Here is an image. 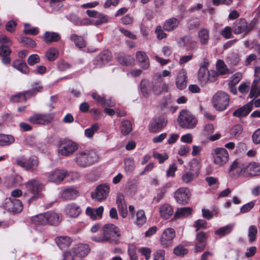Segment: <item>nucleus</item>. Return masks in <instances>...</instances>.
Listing matches in <instances>:
<instances>
[{"label":"nucleus","mask_w":260,"mask_h":260,"mask_svg":"<svg viewBox=\"0 0 260 260\" xmlns=\"http://www.w3.org/2000/svg\"><path fill=\"white\" fill-rule=\"evenodd\" d=\"M99 160V156L93 150H84L78 151L73 159L75 165L79 168H86Z\"/></svg>","instance_id":"1"},{"label":"nucleus","mask_w":260,"mask_h":260,"mask_svg":"<svg viewBox=\"0 0 260 260\" xmlns=\"http://www.w3.org/2000/svg\"><path fill=\"white\" fill-rule=\"evenodd\" d=\"M102 237H94L92 239L98 242H108L112 244L118 243V238L120 236L119 228L114 224L108 223L103 228Z\"/></svg>","instance_id":"2"},{"label":"nucleus","mask_w":260,"mask_h":260,"mask_svg":"<svg viewBox=\"0 0 260 260\" xmlns=\"http://www.w3.org/2000/svg\"><path fill=\"white\" fill-rule=\"evenodd\" d=\"M59 154L64 156L72 155L78 149V144L69 139H59L55 144Z\"/></svg>","instance_id":"3"},{"label":"nucleus","mask_w":260,"mask_h":260,"mask_svg":"<svg viewBox=\"0 0 260 260\" xmlns=\"http://www.w3.org/2000/svg\"><path fill=\"white\" fill-rule=\"evenodd\" d=\"M230 98L224 91L216 92L212 98V104L215 109L219 111L225 110L229 105Z\"/></svg>","instance_id":"4"},{"label":"nucleus","mask_w":260,"mask_h":260,"mask_svg":"<svg viewBox=\"0 0 260 260\" xmlns=\"http://www.w3.org/2000/svg\"><path fill=\"white\" fill-rule=\"evenodd\" d=\"M178 121L179 125L183 128L192 129L197 124L198 120L196 117L189 111L182 110L180 112Z\"/></svg>","instance_id":"5"},{"label":"nucleus","mask_w":260,"mask_h":260,"mask_svg":"<svg viewBox=\"0 0 260 260\" xmlns=\"http://www.w3.org/2000/svg\"><path fill=\"white\" fill-rule=\"evenodd\" d=\"M2 207L8 211L14 213H19L23 209L22 203L19 200L10 198L5 200Z\"/></svg>","instance_id":"6"},{"label":"nucleus","mask_w":260,"mask_h":260,"mask_svg":"<svg viewBox=\"0 0 260 260\" xmlns=\"http://www.w3.org/2000/svg\"><path fill=\"white\" fill-rule=\"evenodd\" d=\"M16 162L18 165L28 171L35 170L39 164L38 159L34 156L29 158L21 156L16 159Z\"/></svg>","instance_id":"7"},{"label":"nucleus","mask_w":260,"mask_h":260,"mask_svg":"<svg viewBox=\"0 0 260 260\" xmlns=\"http://www.w3.org/2000/svg\"><path fill=\"white\" fill-rule=\"evenodd\" d=\"M213 158L214 164L222 166L229 161V155L225 148H216L214 150Z\"/></svg>","instance_id":"8"},{"label":"nucleus","mask_w":260,"mask_h":260,"mask_svg":"<svg viewBox=\"0 0 260 260\" xmlns=\"http://www.w3.org/2000/svg\"><path fill=\"white\" fill-rule=\"evenodd\" d=\"M167 120L164 116L154 117L150 121L148 128L151 133H157L163 129L167 125Z\"/></svg>","instance_id":"9"},{"label":"nucleus","mask_w":260,"mask_h":260,"mask_svg":"<svg viewBox=\"0 0 260 260\" xmlns=\"http://www.w3.org/2000/svg\"><path fill=\"white\" fill-rule=\"evenodd\" d=\"M176 236L174 230L169 228L162 233L160 237V244L164 248H168L173 246V240Z\"/></svg>","instance_id":"10"},{"label":"nucleus","mask_w":260,"mask_h":260,"mask_svg":"<svg viewBox=\"0 0 260 260\" xmlns=\"http://www.w3.org/2000/svg\"><path fill=\"white\" fill-rule=\"evenodd\" d=\"M27 190L34 195L30 200H33L36 196H39L40 192L43 189V185L36 179H31L25 184Z\"/></svg>","instance_id":"11"},{"label":"nucleus","mask_w":260,"mask_h":260,"mask_svg":"<svg viewBox=\"0 0 260 260\" xmlns=\"http://www.w3.org/2000/svg\"><path fill=\"white\" fill-rule=\"evenodd\" d=\"M246 171V166L241 161L234 160L231 164L229 170V175L233 178H237Z\"/></svg>","instance_id":"12"},{"label":"nucleus","mask_w":260,"mask_h":260,"mask_svg":"<svg viewBox=\"0 0 260 260\" xmlns=\"http://www.w3.org/2000/svg\"><path fill=\"white\" fill-rule=\"evenodd\" d=\"M109 187L106 184H101L98 186L94 192L91 193L92 199L97 201H102L105 200L109 193Z\"/></svg>","instance_id":"13"},{"label":"nucleus","mask_w":260,"mask_h":260,"mask_svg":"<svg viewBox=\"0 0 260 260\" xmlns=\"http://www.w3.org/2000/svg\"><path fill=\"white\" fill-rule=\"evenodd\" d=\"M174 197L178 203L182 205L187 204L190 198L189 189L186 187L179 188L175 192Z\"/></svg>","instance_id":"14"},{"label":"nucleus","mask_w":260,"mask_h":260,"mask_svg":"<svg viewBox=\"0 0 260 260\" xmlns=\"http://www.w3.org/2000/svg\"><path fill=\"white\" fill-rule=\"evenodd\" d=\"M68 174L66 169H56L50 173V182L59 184L67 177Z\"/></svg>","instance_id":"15"},{"label":"nucleus","mask_w":260,"mask_h":260,"mask_svg":"<svg viewBox=\"0 0 260 260\" xmlns=\"http://www.w3.org/2000/svg\"><path fill=\"white\" fill-rule=\"evenodd\" d=\"M153 81V90L155 94L158 95L167 90L168 87L162 81L161 75L159 73L155 74Z\"/></svg>","instance_id":"16"},{"label":"nucleus","mask_w":260,"mask_h":260,"mask_svg":"<svg viewBox=\"0 0 260 260\" xmlns=\"http://www.w3.org/2000/svg\"><path fill=\"white\" fill-rule=\"evenodd\" d=\"M208 237L207 233L204 232L199 231L197 233L195 247V251L196 252L204 250L206 245V241Z\"/></svg>","instance_id":"17"},{"label":"nucleus","mask_w":260,"mask_h":260,"mask_svg":"<svg viewBox=\"0 0 260 260\" xmlns=\"http://www.w3.org/2000/svg\"><path fill=\"white\" fill-rule=\"evenodd\" d=\"M232 30L234 34H240L247 33L250 29H248L247 23L245 19H237L233 24Z\"/></svg>","instance_id":"18"},{"label":"nucleus","mask_w":260,"mask_h":260,"mask_svg":"<svg viewBox=\"0 0 260 260\" xmlns=\"http://www.w3.org/2000/svg\"><path fill=\"white\" fill-rule=\"evenodd\" d=\"M65 214L70 217H77L81 212L80 207L75 203L67 204L64 208Z\"/></svg>","instance_id":"19"},{"label":"nucleus","mask_w":260,"mask_h":260,"mask_svg":"<svg viewBox=\"0 0 260 260\" xmlns=\"http://www.w3.org/2000/svg\"><path fill=\"white\" fill-rule=\"evenodd\" d=\"M29 121L33 124L46 125L49 123V115L45 113H35L29 118Z\"/></svg>","instance_id":"20"},{"label":"nucleus","mask_w":260,"mask_h":260,"mask_svg":"<svg viewBox=\"0 0 260 260\" xmlns=\"http://www.w3.org/2000/svg\"><path fill=\"white\" fill-rule=\"evenodd\" d=\"M79 196V191L74 186L64 188L61 191V197L65 200H73Z\"/></svg>","instance_id":"21"},{"label":"nucleus","mask_w":260,"mask_h":260,"mask_svg":"<svg viewBox=\"0 0 260 260\" xmlns=\"http://www.w3.org/2000/svg\"><path fill=\"white\" fill-rule=\"evenodd\" d=\"M253 108V104L251 102L244 105L242 107L235 110L233 115L235 117L241 118L247 115L252 110Z\"/></svg>","instance_id":"22"},{"label":"nucleus","mask_w":260,"mask_h":260,"mask_svg":"<svg viewBox=\"0 0 260 260\" xmlns=\"http://www.w3.org/2000/svg\"><path fill=\"white\" fill-rule=\"evenodd\" d=\"M209 70L205 65L202 66L199 70L198 79L202 85H206L209 81Z\"/></svg>","instance_id":"23"},{"label":"nucleus","mask_w":260,"mask_h":260,"mask_svg":"<svg viewBox=\"0 0 260 260\" xmlns=\"http://www.w3.org/2000/svg\"><path fill=\"white\" fill-rule=\"evenodd\" d=\"M104 212V207L100 206L97 208H92L88 207L86 209V214L92 219L101 218Z\"/></svg>","instance_id":"24"},{"label":"nucleus","mask_w":260,"mask_h":260,"mask_svg":"<svg viewBox=\"0 0 260 260\" xmlns=\"http://www.w3.org/2000/svg\"><path fill=\"white\" fill-rule=\"evenodd\" d=\"M72 251L75 255L84 257L89 253V248L87 244H79L74 246Z\"/></svg>","instance_id":"25"},{"label":"nucleus","mask_w":260,"mask_h":260,"mask_svg":"<svg viewBox=\"0 0 260 260\" xmlns=\"http://www.w3.org/2000/svg\"><path fill=\"white\" fill-rule=\"evenodd\" d=\"M31 221L36 225H46L49 221V213L45 212L32 216Z\"/></svg>","instance_id":"26"},{"label":"nucleus","mask_w":260,"mask_h":260,"mask_svg":"<svg viewBox=\"0 0 260 260\" xmlns=\"http://www.w3.org/2000/svg\"><path fill=\"white\" fill-rule=\"evenodd\" d=\"M55 242L60 249H63L70 246L72 239L69 236H61L57 237Z\"/></svg>","instance_id":"27"},{"label":"nucleus","mask_w":260,"mask_h":260,"mask_svg":"<svg viewBox=\"0 0 260 260\" xmlns=\"http://www.w3.org/2000/svg\"><path fill=\"white\" fill-rule=\"evenodd\" d=\"M136 58L140 63L141 67L144 70L147 69L150 66L149 60L144 52L138 51L136 53Z\"/></svg>","instance_id":"28"},{"label":"nucleus","mask_w":260,"mask_h":260,"mask_svg":"<svg viewBox=\"0 0 260 260\" xmlns=\"http://www.w3.org/2000/svg\"><path fill=\"white\" fill-rule=\"evenodd\" d=\"M112 58L111 53L109 51H106L101 53L96 56L95 59L96 64L99 66L107 63Z\"/></svg>","instance_id":"29"},{"label":"nucleus","mask_w":260,"mask_h":260,"mask_svg":"<svg viewBox=\"0 0 260 260\" xmlns=\"http://www.w3.org/2000/svg\"><path fill=\"white\" fill-rule=\"evenodd\" d=\"M176 83L177 87L179 89H183L186 87V73L184 70L179 73L176 78Z\"/></svg>","instance_id":"30"},{"label":"nucleus","mask_w":260,"mask_h":260,"mask_svg":"<svg viewBox=\"0 0 260 260\" xmlns=\"http://www.w3.org/2000/svg\"><path fill=\"white\" fill-rule=\"evenodd\" d=\"M180 21L176 18H171L165 22L163 27L165 30L172 31L175 29L179 25Z\"/></svg>","instance_id":"31"},{"label":"nucleus","mask_w":260,"mask_h":260,"mask_svg":"<svg viewBox=\"0 0 260 260\" xmlns=\"http://www.w3.org/2000/svg\"><path fill=\"white\" fill-rule=\"evenodd\" d=\"M173 208L169 204H165L160 207V215L165 219H168L171 217L173 214Z\"/></svg>","instance_id":"32"},{"label":"nucleus","mask_w":260,"mask_h":260,"mask_svg":"<svg viewBox=\"0 0 260 260\" xmlns=\"http://www.w3.org/2000/svg\"><path fill=\"white\" fill-rule=\"evenodd\" d=\"M67 18L77 25H86L91 24V20L88 18L80 19L76 15L70 14Z\"/></svg>","instance_id":"33"},{"label":"nucleus","mask_w":260,"mask_h":260,"mask_svg":"<svg viewBox=\"0 0 260 260\" xmlns=\"http://www.w3.org/2000/svg\"><path fill=\"white\" fill-rule=\"evenodd\" d=\"M234 226V224H229L224 226L221 227L214 231V234L220 238L223 237L231 233Z\"/></svg>","instance_id":"34"},{"label":"nucleus","mask_w":260,"mask_h":260,"mask_svg":"<svg viewBox=\"0 0 260 260\" xmlns=\"http://www.w3.org/2000/svg\"><path fill=\"white\" fill-rule=\"evenodd\" d=\"M249 172L251 176L260 175V164L255 162H251L246 166V170Z\"/></svg>","instance_id":"35"},{"label":"nucleus","mask_w":260,"mask_h":260,"mask_svg":"<svg viewBox=\"0 0 260 260\" xmlns=\"http://www.w3.org/2000/svg\"><path fill=\"white\" fill-rule=\"evenodd\" d=\"M192 209L190 207H182L177 209L175 212L174 217L177 218L186 217L191 214Z\"/></svg>","instance_id":"36"},{"label":"nucleus","mask_w":260,"mask_h":260,"mask_svg":"<svg viewBox=\"0 0 260 260\" xmlns=\"http://www.w3.org/2000/svg\"><path fill=\"white\" fill-rule=\"evenodd\" d=\"M13 67L19 71L24 74H27L29 72L28 68L23 60L16 59L13 63Z\"/></svg>","instance_id":"37"},{"label":"nucleus","mask_w":260,"mask_h":260,"mask_svg":"<svg viewBox=\"0 0 260 260\" xmlns=\"http://www.w3.org/2000/svg\"><path fill=\"white\" fill-rule=\"evenodd\" d=\"M198 176L191 171H186L182 173L181 180L184 183L188 184L196 178Z\"/></svg>","instance_id":"38"},{"label":"nucleus","mask_w":260,"mask_h":260,"mask_svg":"<svg viewBox=\"0 0 260 260\" xmlns=\"http://www.w3.org/2000/svg\"><path fill=\"white\" fill-rule=\"evenodd\" d=\"M184 46H188L191 49H194L197 44V42L193 40L190 36H185L180 38Z\"/></svg>","instance_id":"39"},{"label":"nucleus","mask_w":260,"mask_h":260,"mask_svg":"<svg viewBox=\"0 0 260 260\" xmlns=\"http://www.w3.org/2000/svg\"><path fill=\"white\" fill-rule=\"evenodd\" d=\"M15 139L12 135L0 134V146H5L14 142Z\"/></svg>","instance_id":"40"},{"label":"nucleus","mask_w":260,"mask_h":260,"mask_svg":"<svg viewBox=\"0 0 260 260\" xmlns=\"http://www.w3.org/2000/svg\"><path fill=\"white\" fill-rule=\"evenodd\" d=\"M135 168L134 160L133 158L129 157L124 160V170L127 174L132 173Z\"/></svg>","instance_id":"41"},{"label":"nucleus","mask_w":260,"mask_h":260,"mask_svg":"<svg viewBox=\"0 0 260 260\" xmlns=\"http://www.w3.org/2000/svg\"><path fill=\"white\" fill-rule=\"evenodd\" d=\"M198 37L202 45L207 44L209 39V31L205 28H202L198 32Z\"/></svg>","instance_id":"42"},{"label":"nucleus","mask_w":260,"mask_h":260,"mask_svg":"<svg viewBox=\"0 0 260 260\" xmlns=\"http://www.w3.org/2000/svg\"><path fill=\"white\" fill-rule=\"evenodd\" d=\"M120 129L123 135H126L128 134L132 131V125L131 122L127 120H123Z\"/></svg>","instance_id":"43"},{"label":"nucleus","mask_w":260,"mask_h":260,"mask_svg":"<svg viewBox=\"0 0 260 260\" xmlns=\"http://www.w3.org/2000/svg\"><path fill=\"white\" fill-rule=\"evenodd\" d=\"M70 39L75 43L76 46L80 48H82L85 46V42L81 36H78L76 34H72L70 36Z\"/></svg>","instance_id":"44"},{"label":"nucleus","mask_w":260,"mask_h":260,"mask_svg":"<svg viewBox=\"0 0 260 260\" xmlns=\"http://www.w3.org/2000/svg\"><path fill=\"white\" fill-rule=\"evenodd\" d=\"M118 61L120 64L128 66L133 63L134 59L129 55L121 54L118 57Z\"/></svg>","instance_id":"45"},{"label":"nucleus","mask_w":260,"mask_h":260,"mask_svg":"<svg viewBox=\"0 0 260 260\" xmlns=\"http://www.w3.org/2000/svg\"><path fill=\"white\" fill-rule=\"evenodd\" d=\"M216 69L219 75H225L228 72V69L223 61L219 60L216 63Z\"/></svg>","instance_id":"46"},{"label":"nucleus","mask_w":260,"mask_h":260,"mask_svg":"<svg viewBox=\"0 0 260 260\" xmlns=\"http://www.w3.org/2000/svg\"><path fill=\"white\" fill-rule=\"evenodd\" d=\"M136 224L138 225H142L146 221V217L145 215V212L142 210L138 211L136 214Z\"/></svg>","instance_id":"47"},{"label":"nucleus","mask_w":260,"mask_h":260,"mask_svg":"<svg viewBox=\"0 0 260 260\" xmlns=\"http://www.w3.org/2000/svg\"><path fill=\"white\" fill-rule=\"evenodd\" d=\"M99 129V124L96 123H94L89 128L85 130V136L88 138H92L95 132H97Z\"/></svg>","instance_id":"48"},{"label":"nucleus","mask_w":260,"mask_h":260,"mask_svg":"<svg viewBox=\"0 0 260 260\" xmlns=\"http://www.w3.org/2000/svg\"><path fill=\"white\" fill-rule=\"evenodd\" d=\"M140 89L144 96H147L149 93V82L146 79H143L140 83Z\"/></svg>","instance_id":"49"},{"label":"nucleus","mask_w":260,"mask_h":260,"mask_svg":"<svg viewBox=\"0 0 260 260\" xmlns=\"http://www.w3.org/2000/svg\"><path fill=\"white\" fill-rule=\"evenodd\" d=\"M27 95L26 91L24 92L19 93L18 94L13 95L11 98V100L13 102H22L27 100L26 96Z\"/></svg>","instance_id":"50"},{"label":"nucleus","mask_w":260,"mask_h":260,"mask_svg":"<svg viewBox=\"0 0 260 260\" xmlns=\"http://www.w3.org/2000/svg\"><path fill=\"white\" fill-rule=\"evenodd\" d=\"M61 216L54 212L50 213V225H58L61 221Z\"/></svg>","instance_id":"51"},{"label":"nucleus","mask_w":260,"mask_h":260,"mask_svg":"<svg viewBox=\"0 0 260 260\" xmlns=\"http://www.w3.org/2000/svg\"><path fill=\"white\" fill-rule=\"evenodd\" d=\"M189 167L190 169L188 171H191L198 175L200 169V165L198 160L196 159L191 160L189 162Z\"/></svg>","instance_id":"52"},{"label":"nucleus","mask_w":260,"mask_h":260,"mask_svg":"<svg viewBox=\"0 0 260 260\" xmlns=\"http://www.w3.org/2000/svg\"><path fill=\"white\" fill-rule=\"evenodd\" d=\"M257 233V228L255 225H250L248 228L249 241L250 243L254 242L256 239V235Z\"/></svg>","instance_id":"53"},{"label":"nucleus","mask_w":260,"mask_h":260,"mask_svg":"<svg viewBox=\"0 0 260 260\" xmlns=\"http://www.w3.org/2000/svg\"><path fill=\"white\" fill-rule=\"evenodd\" d=\"M167 191V185L164 186L160 188L158 190L156 196L154 197L153 201L156 202V203H158L160 201V200L163 198Z\"/></svg>","instance_id":"54"},{"label":"nucleus","mask_w":260,"mask_h":260,"mask_svg":"<svg viewBox=\"0 0 260 260\" xmlns=\"http://www.w3.org/2000/svg\"><path fill=\"white\" fill-rule=\"evenodd\" d=\"M19 41L24 45L33 48L36 46V42L32 39L28 37H21L19 38Z\"/></svg>","instance_id":"55"},{"label":"nucleus","mask_w":260,"mask_h":260,"mask_svg":"<svg viewBox=\"0 0 260 260\" xmlns=\"http://www.w3.org/2000/svg\"><path fill=\"white\" fill-rule=\"evenodd\" d=\"M30 26L28 23H25L24 24V29L23 30L24 34L26 35H37L39 33L38 29L36 27H32L30 28H27Z\"/></svg>","instance_id":"56"},{"label":"nucleus","mask_w":260,"mask_h":260,"mask_svg":"<svg viewBox=\"0 0 260 260\" xmlns=\"http://www.w3.org/2000/svg\"><path fill=\"white\" fill-rule=\"evenodd\" d=\"M243 128L242 125L238 124L231 129V134L234 136H239L243 132Z\"/></svg>","instance_id":"57"},{"label":"nucleus","mask_w":260,"mask_h":260,"mask_svg":"<svg viewBox=\"0 0 260 260\" xmlns=\"http://www.w3.org/2000/svg\"><path fill=\"white\" fill-rule=\"evenodd\" d=\"M96 18L97 19L93 23L96 25H101L108 21L107 16L102 13H99Z\"/></svg>","instance_id":"58"},{"label":"nucleus","mask_w":260,"mask_h":260,"mask_svg":"<svg viewBox=\"0 0 260 260\" xmlns=\"http://www.w3.org/2000/svg\"><path fill=\"white\" fill-rule=\"evenodd\" d=\"M207 222L204 219H198L193 223V226L196 229V231L198 232L201 229L207 228Z\"/></svg>","instance_id":"59"},{"label":"nucleus","mask_w":260,"mask_h":260,"mask_svg":"<svg viewBox=\"0 0 260 260\" xmlns=\"http://www.w3.org/2000/svg\"><path fill=\"white\" fill-rule=\"evenodd\" d=\"M40 61V57L38 54L30 55L27 58V62L29 66H34L39 63Z\"/></svg>","instance_id":"60"},{"label":"nucleus","mask_w":260,"mask_h":260,"mask_svg":"<svg viewBox=\"0 0 260 260\" xmlns=\"http://www.w3.org/2000/svg\"><path fill=\"white\" fill-rule=\"evenodd\" d=\"M255 203L251 201L242 206L240 208V212L245 213L250 211L254 206Z\"/></svg>","instance_id":"61"},{"label":"nucleus","mask_w":260,"mask_h":260,"mask_svg":"<svg viewBox=\"0 0 260 260\" xmlns=\"http://www.w3.org/2000/svg\"><path fill=\"white\" fill-rule=\"evenodd\" d=\"M10 46L5 45L0 46V55L9 56L11 53V50L9 48Z\"/></svg>","instance_id":"62"},{"label":"nucleus","mask_w":260,"mask_h":260,"mask_svg":"<svg viewBox=\"0 0 260 260\" xmlns=\"http://www.w3.org/2000/svg\"><path fill=\"white\" fill-rule=\"evenodd\" d=\"M252 139L254 144H260V128L257 129L252 134Z\"/></svg>","instance_id":"63"},{"label":"nucleus","mask_w":260,"mask_h":260,"mask_svg":"<svg viewBox=\"0 0 260 260\" xmlns=\"http://www.w3.org/2000/svg\"><path fill=\"white\" fill-rule=\"evenodd\" d=\"M165 251L162 249H159L153 254L154 260H164Z\"/></svg>","instance_id":"64"}]
</instances>
